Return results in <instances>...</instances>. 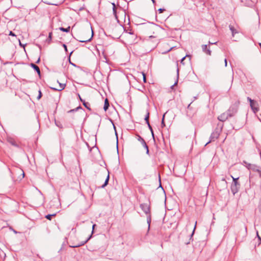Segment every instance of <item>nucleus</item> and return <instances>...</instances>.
I'll return each mask as SVG.
<instances>
[{
  "label": "nucleus",
  "instance_id": "obj_11",
  "mask_svg": "<svg viewBox=\"0 0 261 261\" xmlns=\"http://www.w3.org/2000/svg\"><path fill=\"white\" fill-rule=\"evenodd\" d=\"M229 30L231 32L232 37H234L236 34L239 33V31H238V30L237 29H236L234 28V26H233L232 25H229Z\"/></svg>",
  "mask_w": 261,
  "mask_h": 261
},
{
  "label": "nucleus",
  "instance_id": "obj_14",
  "mask_svg": "<svg viewBox=\"0 0 261 261\" xmlns=\"http://www.w3.org/2000/svg\"><path fill=\"white\" fill-rule=\"evenodd\" d=\"M31 66L37 71L39 75H40V70L38 66H37L34 63H31Z\"/></svg>",
  "mask_w": 261,
  "mask_h": 261
},
{
  "label": "nucleus",
  "instance_id": "obj_54",
  "mask_svg": "<svg viewBox=\"0 0 261 261\" xmlns=\"http://www.w3.org/2000/svg\"><path fill=\"white\" fill-rule=\"evenodd\" d=\"M189 243H190V242H189L186 243V244H189Z\"/></svg>",
  "mask_w": 261,
  "mask_h": 261
},
{
  "label": "nucleus",
  "instance_id": "obj_47",
  "mask_svg": "<svg viewBox=\"0 0 261 261\" xmlns=\"http://www.w3.org/2000/svg\"><path fill=\"white\" fill-rule=\"evenodd\" d=\"M79 97H80V96H79ZM80 98L81 101L82 102V103L83 104L84 102L85 101V100L82 99L81 97H80Z\"/></svg>",
  "mask_w": 261,
  "mask_h": 261
},
{
  "label": "nucleus",
  "instance_id": "obj_22",
  "mask_svg": "<svg viewBox=\"0 0 261 261\" xmlns=\"http://www.w3.org/2000/svg\"><path fill=\"white\" fill-rule=\"evenodd\" d=\"M8 141L13 145H16L15 141L12 139H8Z\"/></svg>",
  "mask_w": 261,
  "mask_h": 261
},
{
  "label": "nucleus",
  "instance_id": "obj_36",
  "mask_svg": "<svg viewBox=\"0 0 261 261\" xmlns=\"http://www.w3.org/2000/svg\"><path fill=\"white\" fill-rule=\"evenodd\" d=\"M41 97V92L40 91H39V95L38 96V99H39Z\"/></svg>",
  "mask_w": 261,
  "mask_h": 261
},
{
  "label": "nucleus",
  "instance_id": "obj_53",
  "mask_svg": "<svg viewBox=\"0 0 261 261\" xmlns=\"http://www.w3.org/2000/svg\"><path fill=\"white\" fill-rule=\"evenodd\" d=\"M40 61V59H38V60H37V61L36 62L37 63H38Z\"/></svg>",
  "mask_w": 261,
  "mask_h": 261
},
{
  "label": "nucleus",
  "instance_id": "obj_10",
  "mask_svg": "<svg viewBox=\"0 0 261 261\" xmlns=\"http://www.w3.org/2000/svg\"><path fill=\"white\" fill-rule=\"evenodd\" d=\"M88 34H89V36L87 38L86 37H84V38H82V40H80V41L81 42H89L91 40L92 37H93V31H92V33L90 35V31L89 30L88 31Z\"/></svg>",
  "mask_w": 261,
  "mask_h": 261
},
{
  "label": "nucleus",
  "instance_id": "obj_12",
  "mask_svg": "<svg viewBox=\"0 0 261 261\" xmlns=\"http://www.w3.org/2000/svg\"><path fill=\"white\" fill-rule=\"evenodd\" d=\"M79 109H82V108L81 106H79L75 109H71L70 110L67 111V112L68 114V115L71 116V114L72 113H74V112H76Z\"/></svg>",
  "mask_w": 261,
  "mask_h": 261
},
{
  "label": "nucleus",
  "instance_id": "obj_39",
  "mask_svg": "<svg viewBox=\"0 0 261 261\" xmlns=\"http://www.w3.org/2000/svg\"><path fill=\"white\" fill-rule=\"evenodd\" d=\"M112 5H113V9H116V5L115 4V3H112Z\"/></svg>",
  "mask_w": 261,
  "mask_h": 261
},
{
  "label": "nucleus",
  "instance_id": "obj_48",
  "mask_svg": "<svg viewBox=\"0 0 261 261\" xmlns=\"http://www.w3.org/2000/svg\"><path fill=\"white\" fill-rule=\"evenodd\" d=\"M113 11L114 14H115L116 13V9H113Z\"/></svg>",
  "mask_w": 261,
  "mask_h": 261
},
{
  "label": "nucleus",
  "instance_id": "obj_23",
  "mask_svg": "<svg viewBox=\"0 0 261 261\" xmlns=\"http://www.w3.org/2000/svg\"><path fill=\"white\" fill-rule=\"evenodd\" d=\"M231 176L232 178V183L239 182H238V179L239 178V177L234 178L232 175Z\"/></svg>",
  "mask_w": 261,
  "mask_h": 261
},
{
  "label": "nucleus",
  "instance_id": "obj_13",
  "mask_svg": "<svg viewBox=\"0 0 261 261\" xmlns=\"http://www.w3.org/2000/svg\"><path fill=\"white\" fill-rule=\"evenodd\" d=\"M110 105H109V102L107 98H106L105 100V104L103 106V109L105 111H107V110L109 109Z\"/></svg>",
  "mask_w": 261,
  "mask_h": 261
},
{
  "label": "nucleus",
  "instance_id": "obj_26",
  "mask_svg": "<svg viewBox=\"0 0 261 261\" xmlns=\"http://www.w3.org/2000/svg\"><path fill=\"white\" fill-rule=\"evenodd\" d=\"M218 43V41H216L215 42H211V41H208V45L210 47V45H213V44H217Z\"/></svg>",
  "mask_w": 261,
  "mask_h": 261
},
{
  "label": "nucleus",
  "instance_id": "obj_20",
  "mask_svg": "<svg viewBox=\"0 0 261 261\" xmlns=\"http://www.w3.org/2000/svg\"><path fill=\"white\" fill-rule=\"evenodd\" d=\"M147 125H148V127L149 129H150V132L151 133V135H152L153 139H154V135L153 129H152L151 126L150 125V123H148V124Z\"/></svg>",
  "mask_w": 261,
  "mask_h": 261
},
{
  "label": "nucleus",
  "instance_id": "obj_28",
  "mask_svg": "<svg viewBox=\"0 0 261 261\" xmlns=\"http://www.w3.org/2000/svg\"><path fill=\"white\" fill-rule=\"evenodd\" d=\"M72 52H71V53H70L69 56V57H68V61H69V63H70L71 64L73 65V66H75V64H74L72 63L71 62V61H70V56H71V54H72Z\"/></svg>",
  "mask_w": 261,
  "mask_h": 261
},
{
  "label": "nucleus",
  "instance_id": "obj_52",
  "mask_svg": "<svg viewBox=\"0 0 261 261\" xmlns=\"http://www.w3.org/2000/svg\"><path fill=\"white\" fill-rule=\"evenodd\" d=\"M151 1L152 2V3H153V4H155V0H151Z\"/></svg>",
  "mask_w": 261,
  "mask_h": 261
},
{
  "label": "nucleus",
  "instance_id": "obj_43",
  "mask_svg": "<svg viewBox=\"0 0 261 261\" xmlns=\"http://www.w3.org/2000/svg\"><path fill=\"white\" fill-rule=\"evenodd\" d=\"M191 103H190L188 106V107H187V109H188V110H189V109H190L191 108Z\"/></svg>",
  "mask_w": 261,
  "mask_h": 261
},
{
  "label": "nucleus",
  "instance_id": "obj_18",
  "mask_svg": "<svg viewBox=\"0 0 261 261\" xmlns=\"http://www.w3.org/2000/svg\"><path fill=\"white\" fill-rule=\"evenodd\" d=\"M91 237L92 234L86 241L81 242L79 245L76 246L75 247H80L85 245L91 239Z\"/></svg>",
  "mask_w": 261,
  "mask_h": 261
},
{
  "label": "nucleus",
  "instance_id": "obj_31",
  "mask_svg": "<svg viewBox=\"0 0 261 261\" xmlns=\"http://www.w3.org/2000/svg\"><path fill=\"white\" fill-rule=\"evenodd\" d=\"M165 11V10L164 9H162V8H160L158 10V11L160 13H162Z\"/></svg>",
  "mask_w": 261,
  "mask_h": 261
},
{
  "label": "nucleus",
  "instance_id": "obj_27",
  "mask_svg": "<svg viewBox=\"0 0 261 261\" xmlns=\"http://www.w3.org/2000/svg\"><path fill=\"white\" fill-rule=\"evenodd\" d=\"M187 57H190V56H189V55H186L185 57H183L181 59V61H180V63L183 64H184V61L185 60V59H186V58Z\"/></svg>",
  "mask_w": 261,
  "mask_h": 261
},
{
  "label": "nucleus",
  "instance_id": "obj_7",
  "mask_svg": "<svg viewBox=\"0 0 261 261\" xmlns=\"http://www.w3.org/2000/svg\"><path fill=\"white\" fill-rule=\"evenodd\" d=\"M229 117H231L229 115V114L226 111L219 115L218 117V119L220 121L224 122Z\"/></svg>",
  "mask_w": 261,
  "mask_h": 261
},
{
  "label": "nucleus",
  "instance_id": "obj_25",
  "mask_svg": "<svg viewBox=\"0 0 261 261\" xmlns=\"http://www.w3.org/2000/svg\"><path fill=\"white\" fill-rule=\"evenodd\" d=\"M221 181L224 183V187H226L227 183V181H226L225 178H222L221 179Z\"/></svg>",
  "mask_w": 261,
  "mask_h": 261
},
{
  "label": "nucleus",
  "instance_id": "obj_6",
  "mask_svg": "<svg viewBox=\"0 0 261 261\" xmlns=\"http://www.w3.org/2000/svg\"><path fill=\"white\" fill-rule=\"evenodd\" d=\"M201 49L202 51L207 56L212 55V51L210 49V47L206 44H203L201 45Z\"/></svg>",
  "mask_w": 261,
  "mask_h": 261
},
{
  "label": "nucleus",
  "instance_id": "obj_49",
  "mask_svg": "<svg viewBox=\"0 0 261 261\" xmlns=\"http://www.w3.org/2000/svg\"><path fill=\"white\" fill-rule=\"evenodd\" d=\"M19 45L21 46H23V45L21 44L20 40H19Z\"/></svg>",
  "mask_w": 261,
  "mask_h": 261
},
{
  "label": "nucleus",
  "instance_id": "obj_19",
  "mask_svg": "<svg viewBox=\"0 0 261 261\" xmlns=\"http://www.w3.org/2000/svg\"><path fill=\"white\" fill-rule=\"evenodd\" d=\"M83 105L84 106V107L85 108H86L87 109H88L89 110H91V109H90V104L88 102H86V101H84V103H83Z\"/></svg>",
  "mask_w": 261,
  "mask_h": 261
},
{
  "label": "nucleus",
  "instance_id": "obj_46",
  "mask_svg": "<svg viewBox=\"0 0 261 261\" xmlns=\"http://www.w3.org/2000/svg\"><path fill=\"white\" fill-rule=\"evenodd\" d=\"M227 62L226 59H225V66H227Z\"/></svg>",
  "mask_w": 261,
  "mask_h": 261
},
{
  "label": "nucleus",
  "instance_id": "obj_29",
  "mask_svg": "<svg viewBox=\"0 0 261 261\" xmlns=\"http://www.w3.org/2000/svg\"><path fill=\"white\" fill-rule=\"evenodd\" d=\"M256 234H257V237L258 240L259 241V244H261V237L258 235V231H257Z\"/></svg>",
  "mask_w": 261,
  "mask_h": 261
},
{
  "label": "nucleus",
  "instance_id": "obj_21",
  "mask_svg": "<svg viewBox=\"0 0 261 261\" xmlns=\"http://www.w3.org/2000/svg\"><path fill=\"white\" fill-rule=\"evenodd\" d=\"M56 215V214H51V215H47L45 216V218L46 219H47L48 220H50L51 219V217H54V216H55Z\"/></svg>",
  "mask_w": 261,
  "mask_h": 261
},
{
  "label": "nucleus",
  "instance_id": "obj_2",
  "mask_svg": "<svg viewBox=\"0 0 261 261\" xmlns=\"http://www.w3.org/2000/svg\"><path fill=\"white\" fill-rule=\"evenodd\" d=\"M240 101L239 100L236 101L227 111V112L231 117L233 116L237 113Z\"/></svg>",
  "mask_w": 261,
  "mask_h": 261
},
{
  "label": "nucleus",
  "instance_id": "obj_44",
  "mask_svg": "<svg viewBox=\"0 0 261 261\" xmlns=\"http://www.w3.org/2000/svg\"><path fill=\"white\" fill-rule=\"evenodd\" d=\"M146 154L149 155V149L147 148L146 149Z\"/></svg>",
  "mask_w": 261,
  "mask_h": 261
},
{
  "label": "nucleus",
  "instance_id": "obj_33",
  "mask_svg": "<svg viewBox=\"0 0 261 261\" xmlns=\"http://www.w3.org/2000/svg\"><path fill=\"white\" fill-rule=\"evenodd\" d=\"M178 63H177V67H178ZM179 70L178 67H177V78H178V76H179Z\"/></svg>",
  "mask_w": 261,
  "mask_h": 261
},
{
  "label": "nucleus",
  "instance_id": "obj_5",
  "mask_svg": "<svg viewBox=\"0 0 261 261\" xmlns=\"http://www.w3.org/2000/svg\"><path fill=\"white\" fill-rule=\"evenodd\" d=\"M241 185L239 182L232 183L230 187V189L232 193L234 195L238 193L240 188Z\"/></svg>",
  "mask_w": 261,
  "mask_h": 261
},
{
  "label": "nucleus",
  "instance_id": "obj_17",
  "mask_svg": "<svg viewBox=\"0 0 261 261\" xmlns=\"http://www.w3.org/2000/svg\"><path fill=\"white\" fill-rule=\"evenodd\" d=\"M137 139L139 141H140L141 142V143L142 144H145V143L146 142L144 140V139L143 138H142L140 135H137Z\"/></svg>",
  "mask_w": 261,
  "mask_h": 261
},
{
  "label": "nucleus",
  "instance_id": "obj_37",
  "mask_svg": "<svg viewBox=\"0 0 261 261\" xmlns=\"http://www.w3.org/2000/svg\"><path fill=\"white\" fill-rule=\"evenodd\" d=\"M96 226V225L95 224H93V226H92V234L93 233V231H94V228Z\"/></svg>",
  "mask_w": 261,
  "mask_h": 261
},
{
  "label": "nucleus",
  "instance_id": "obj_34",
  "mask_svg": "<svg viewBox=\"0 0 261 261\" xmlns=\"http://www.w3.org/2000/svg\"><path fill=\"white\" fill-rule=\"evenodd\" d=\"M196 224H197V222H195V226H194V228L193 231V232H192V234H191V237H192L193 234H194V232L195 229L196 227Z\"/></svg>",
  "mask_w": 261,
  "mask_h": 261
},
{
  "label": "nucleus",
  "instance_id": "obj_50",
  "mask_svg": "<svg viewBox=\"0 0 261 261\" xmlns=\"http://www.w3.org/2000/svg\"><path fill=\"white\" fill-rule=\"evenodd\" d=\"M51 33H50L49 34V38H51Z\"/></svg>",
  "mask_w": 261,
  "mask_h": 261
},
{
  "label": "nucleus",
  "instance_id": "obj_15",
  "mask_svg": "<svg viewBox=\"0 0 261 261\" xmlns=\"http://www.w3.org/2000/svg\"><path fill=\"white\" fill-rule=\"evenodd\" d=\"M110 179V176L109 173H108V175L107 177V178L105 180V183L101 186L102 188H104L106 186H107L108 184L109 181Z\"/></svg>",
  "mask_w": 261,
  "mask_h": 261
},
{
  "label": "nucleus",
  "instance_id": "obj_35",
  "mask_svg": "<svg viewBox=\"0 0 261 261\" xmlns=\"http://www.w3.org/2000/svg\"><path fill=\"white\" fill-rule=\"evenodd\" d=\"M9 35L12 36H15V34L13 33L12 31H10L9 34Z\"/></svg>",
  "mask_w": 261,
  "mask_h": 261
},
{
  "label": "nucleus",
  "instance_id": "obj_41",
  "mask_svg": "<svg viewBox=\"0 0 261 261\" xmlns=\"http://www.w3.org/2000/svg\"><path fill=\"white\" fill-rule=\"evenodd\" d=\"M177 83H178V80H177V81H176V82L174 83V84L173 86H171V88H173V87L175 85H177Z\"/></svg>",
  "mask_w": 261,
  "mask_h": 261
},
{
  "label": "nucleus",
  "instance_id": "obj_4",
  "mask_svg": "<svg viewBox=\"0 0 261 261\" xmlns=\"http://www.w3.org/2000/svg\"><path fill=\"white\" fill-rule=\"evenodd\" d=\"M247 100L250 102V107L254 113H257L259 111V107L256 101L251 99L249 97H247Z\"/></svg>",
  "mask_w": 261,
  "mask_h": 261
},
{
  "label": "nucleus",
  "instance_id": "obj_3",
  "mask_svg": "<svg viewBox=\"0 0 261 261\" xmlns=\"http://www.w3.org/2000/svg\"><path fill=\"white\" fill-rule=\"evenodd\" d=\"M248 169L254 172H257L261 177V170L259 169L255 165L247 163L246 161H243V164Z\"/></svg>",
  "mask_w": 261,
  "mask_h": 261
},
{
  "label": "nucleus",
  "instance_id": "obj_9",
  "mask_svg": "<svg viewBox=\"0 0 261 261\" xmlns=\"http://www.w3.org/2000/svg\"><path fill=\"white\" fill-rule=\"evenodd\" d=\"M219 135L220 134L218 131L213 132L210 136V140L207 143V144L211 142L214 141L216 139L218 138Z\"/></svg>",
  "mask_w": 261,
  "mask_h": 261
},
{
  "label": "nucleus",
  "instance_id": "obj_24",
  "mask_svg": "<svg viewBox=\"0 0 261 261\" xmlns=\"http://www.w3.org/2000/svg\"><path fill=\"white\" fill-rule=\"evenodd\" d=\"M165 114H164L162 120V126L164 127L165 126V124L164 122V117H165Z\"/></svg>",
  "mask_w": 261,
  "mask_h": 261
},
{
  "label": "nucleus",
  "instance_id": "obj_45",
  "mask_svg": "<svg viewBox=\"0 0 261 261\" xmlns=\"http://www.w3.org/2000/svg\"><path fill=\"white\" fill-rule=\"evenodd\" d=\"M24 177V173L23 171L22 172V177L21 178H23Z\"/></svg>",
  "mask_w": 261,
  "mask_h": 261
},
{
  "label": "nucleus",
  "instance_id": "obj_16",
  "mask_svg": "<svg viewBox=\"0 0 261 261\" xmlns=\"http://www.w3.org/2000/svg\"><path fill=\"white\" fill-rule=\"evenodd\" d=\"M149 112L148 110H147L146 114L145 116L144 119H145L146 123H147V125L148 124V123H149Z\"/></svg>",
  "mask_w": 261,
  "mask_h": 261
},
{
  "label": "nucleus",
  "instance_id": "obj_32",
  "mask_svg": "<svg viewBox=\"0 0 261 261\" xmlns=\"http://www.w3.org/2000/svg\"><path fill=\"white\" fill-rule=\"evenodd\" d=\"M143 145V146L145 148V149L148 148V145H147L146 143L145 142V144H142Z\"/></svg>",
  "mask_w": 261,
  "mask_h": 261
},
{
  "label": "nucleus",
  "instance_id": "obj_51",
  "mask_svg": "<svg viewBox=\"0 0 261 261\" xmlns=\"http://www.w3.org/2000/svg\"><path fill=\"white\" fill-rule=\"evenodd\" d=\"M63 47H64V48L65 49V47H66L65 44H63Z\"/></svg>",
  "mask_w": 261,
  "mask_h": 261
},
{
  "label": "nucleus",
  "instance_id": "obj_40",
  "mask_svg": "<svg viewBox=\"0 0 261 261\" xmlns=\"http://www.w3.org/2000/svg\"><path fill=\"white\" fill-rule=\"evenodd\" d=\"M128 33H129V34H132V35H133V34H134V31H133L132 30H129V31Z\"/></svg>",
  "mask_w": 261,
  "mask_h": 261
},
{
  "label": "nucleus",
  "instance_id": "obj_38",
  "mask_svg": "<svg viewBox=\"0 0 261 261\" xmlns=\"http://www.w3.org/2000/svg\"><path fill=\"white\" fill-rule=\"evenodd\" d=\"M70 27H68L67 28H66V33H68L70 31Z\"/></svg>",
  "mask_w": 261,
  "mask_h": 261
},
{
  "label": "nucleus",
  "instance_id": "obj_30",
  "mask_svg": "<svg viewBox=\"0 0 261 261\" xmlns=\"http://www.w3.org/2000/svg\"><path fill=\"white\" fill-rule=\"evenodd\" d=\"M142 74H143V81L144 83H146V76H145V74L144 72L142 73Z\"/></svg>",
  "mask_w": 261,
  "mask_h": 261
},
{
  "label": "nucleus",
  "instance_id": "obj_8",
  "mask_svg": "<svg viewBox=\"0 0 261 261\" xmlns=\"http://www.w3.org/2000/svg\"><path fill=\"white\" fill-rule=\"evenodd\" d=\"M244 5L248 7H252L257 2V0H241Z\"/></svg>",
  "mask_w": 261,
  "mask_h": 261
},
{
  "label": "nucleus",
  "instance_id": "obj_42",
  "mask_svg": "<svg viewBox=\"0 0 261 261\" xmlns=\"http://www.w3.org/2000/svg\"><path fill=\"white\" fill-rule=\"evenodd\" d=\"M60 30L63 31V32H65V28H60Z\"/></svg>",
  "mask_w": 261,
  "mask_h": 261
},
{
  "label": "nucleus",
  "instance_id": "obj_1",
  "mask_svg": "<svg viewBox=\"0 0 261 261\" xmlns=\"http://www.w3.org/2000/svg\"><path fill=\"white\" fill-rule=\"evenodd\" d=\"M140 206L142 210L147 215V223L148 224V230H149L150 227V224L151 222V216L150 212V206L147 203H141Z\"/></svg>",
  "mask_w": 261,
  "mask_h": 261
}]
</instances>
